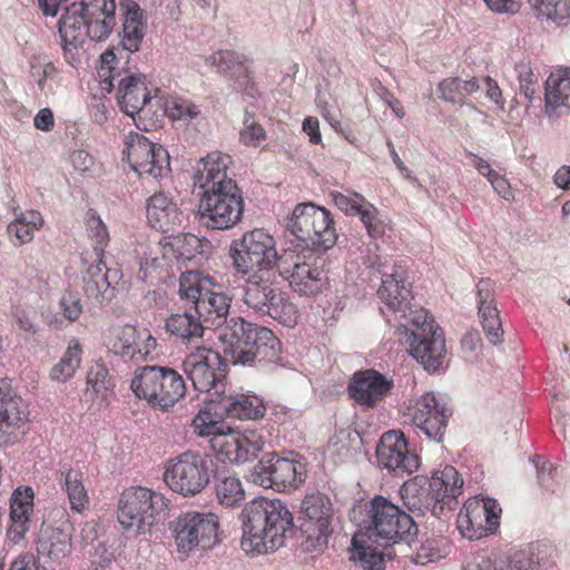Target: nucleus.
<instances>
[{"label": "nucleus", "instance_id": "8", "mask_svg": "<svg viewBox=\"0 0 570 570\" xmlns=\"http://www.w3.org/2000/svg\"><path fill=\"white\" fill-rule=\"evenodd\" d=\"M244 277L243 301L255 312L268 315L281 324L292 327L297 323L298 312L285 294L276 286L277 269L238 273Z\"/></svg>", "mask_w": 570, "mask_h": 570}, {"label": "nucleus", "instance_id": "63", "mask_svg": "<svg viewBox=\"0 0 570 570\" xmlns=\"http://www.w3.org/2000/svg\"><path fill=\"white\" fill-rule=\"evenodd\" d=\"M491 11L499 13H517L520 10V2L517 0H484Z\"/></svg>", "mask_w": 570, "mask_h": 570}, {"label": "nucleus", "instance_id": "13", "mask_svg": "<svg viewBox=\"0 0 570 570\" xmlns=\"http://www.w3.org/2000/svg\"><path fill=\"white\" fill-rule=\"evenodd\" d=\"M230 257L236 273L278 269L281 262L274 237L263 228L246 232L233 240Z\"/></svg>", "mask_w": 570, "mask_h": 570}, {"label": "nucleus", "instance_id": "60", "mask_svg": "<svg viewBox=\"0 0 570 570\" xmlns=\"http://www.w3.org/2000/svg\"><path fill=\"white\" fill-rule=\"evenodd\" d=\"M482 327L485 333L487 338L490 343L493 345L499 344L502 342L503 337V330H502V323L499 317H492L491 320H487L485 322H482Z\"/></svg>", "mask_w": 570, "mask_h": 570}, {"label": "nucleus", "instance_id": "62", "mask_svg": "<svg viewBox=\"0 0 570 570\" xmlns=\"http://www.w3.org/2000/svg\"><path fill=\"white\" fill-rule=\"evenodd\" d=\"M499 553L493 557H481L468 562L463 570H504L502 566L498 563Z\"/></svg>", "mask_w": 570, "mask_h": 570}, {"label": "nucleus", "instance_id": "31", "mask_svg": "<svg viewBox=\"0 0 570 570\" xmlns=\"http://www.w3.org/2000/svg\"><path fill=\"white\" fill-rule=\"evenodd\" d=\"M146 76L126 73L118 82L117 100L121 110L130 117L139 114L149 100Z\"/></svg>", "mask_w": 570, "mask_h": 570}, {"label": "nucleus", "instance_id": "38", "mask_svg": "<svg viewBox=\"0 0 570 570\" xmlns=\"http://www.w3.org/2000/svg\"><path fill=\"white\" fill-rule=\"evenodd\" d=\"M419 528L413 518L394 505V558L409 556L416 543Z\"/></svg>", "mask_w": 570, "mask_h": 570}, {"label": "nucleus", "instance_id": "9", "mask_svg": "<svg viewBox=\"0 0 570 570\" xmlns=\"http://www.w3.org/2000/svg\"><path fill=\"white\" fill-rule=\"evenodd\" d=\"M178 294L193 303V309L206 326L218 328L227 320L230 297L212 277L198 272H186L179 277Z\"/></svg>", "mask_w": 570, "mask_h": 570}, {"label": "nucleus", "instance_id": "5", "mask_svg": "<svg viewBox=\"0 0 570 570\" xmlns=\"http://www.w3.org/2000/svg\"><path fill=\"white\" fill-rule=\"evenodd\" d=\"M224 353L234 364L255 365L278 358L281 342L266 327L232 317L217 328Z\"/></svg>", "mask_w": 570, "mask_h": 570}, {"label": "nucleus", "instance_id": "50", "mask_svg": "<svg viewBox=\"0 0 570 570\" xmlns=\"http://www.w3.org/2000/svg\"><path fill=\"white\" fill-rule=\"evenodd\" d=\"M167 112L174 120H181L186 124L193 122L202 115L197 105L181 98L171 100L167 105Z\"/></svg>", "mask_w": 570, "mask_h": 570}, {"label": "nucleus", "instance_id": "57", "mask_svg": "<svg viewBox=\"0 0 570 570\" xmlns=\"http://www.w3.org/2000/svg\"><path fill=\"white\" fill-rule=\"evenodd\" d=\"M60 307L62 309L63 316L70 322L78 320L82 313L81 301L77 295L72 293H66L61 297Z\"/></svg>", "mask_w": 570, "mask_h": 570}, {"label": "nucleus", "instance_id": "45", "mask_svg": "<svg viewBox=\"0 0 570 570\" xmlns=\"http://www.w3.org/2000/svg\"><path fill=\"white\" fill-rule=\"evenodd\" d=\"M539 18L558 24L566 23L570 17V0H529Z\"/></svg>", "mask_w": 570, "mask_h": 570}, {"label": "nucleus", "instance_id": "11", "mask_svg": "<svg viewBox=\"0 0 570 570\" xmlns=\"http://www.w3.org/2000/svg\"><path fill=\"white\" fill-rule=\"evenodd\" d=\"M131 390L153 407L165 411L185 395L186 385L175 370L153 365L140 368L131 381Z\"/></svg>", "mask_w": 570, "mask_h": 570}, {"label": "nucleus", "instance_id": "33", "mask_svg": "<svg viewBox=\"0 0 570 570\" xmlns=\"http://www.w3.org/2000/svg\"><path fill=\"white\" fill-rule=\"evenodd\" d=\"M331 197L338 209L351 216H360L368 233H376V209L354 191H332Z\"/></svg>", "mask_w": 570, "mask_h": 570}, {"label": "nucleus", "instance_id": "32", "mask_svg": "<svg viewBox=\"0 0 570 570\" xmlns=\"http://www.w3.org/2000/svg\"><path fill=\"white\" fill-rule=\"evenodd\" d=\"M147 218L153 227L163 232H171L184 220L183 212L166 194H155L147 205Z\"/></svg>", "mask_w": 570, "mask_h": 570}, {"label": "nucleus", "instance_id": "44", "mask_svg": "<svg viewBox=\"0 0 570 570\" xmlns=\"http://www.w3.org/2000/svg\"><path fill=\"white\" fill-rule=\"evenodd\" d=\"M43 224L42 216L37 210L20 213L14 220L8 225V234L14 236L19 245L27 244L33 239L35 230Z\"/></svg>", "mask_w": 570, "mask_h": 570}, {"label": "nucleus", "instance_id": "22", "mask_svg": "<svg viewBox=\"0 0 570 570\" xmlns=\"http://www.w3.org/2000/svg\"><path fill=\"white\" fill-rule=\"evenodd\" d=\"M181 367L194 389L204 393L225 379L227 365L217 352L199 347L185 357Z\"/></svg>", "mask_w": 570, "mask_h": 570}, {"label": "nucleus", "instance_id": "64", "mask_svg": "<svg viewBox=\"0 0 570 570\" xmlns=\"http://www.w3.org/2000/svg\"><path fill=\"white\" fill-rule=\"evenodd\" d=\"M537 472H538V480L539 483L547 488H551V480L554 479L557 474V469L553 468V465L548 461H542L541 463H535Z\"/></svg>", "mask_w": 570, "mask_h": 570}, {"label": "nucleus", "instance_id": "23", "mask_svg": "<svg viewBox=\"0 0 570 570\" xmlns=\"http://www.w3.org/2000/svg\"><path fill=\"white\" fill-rule=\"evenodd\" d=\"M108 351L124 358L142 361L156 347V340L147 330L125 324L110 327L104 335Z\"/></svg>", "mask_w": 570, "mask_h": 570}, {"label": "nucleus", "instance_id": "6", "mask_svg": "<svg viewBox=\"0 0 570 570\" xmlns=\"http://www.w3.org/2000/svg\"><path fill=\"white\" fill-rule=\"evenodd\" d=\"M392 540V502L376 495L368 503L367 518L352 538L350 560L363 570H382L384 557L377 547L387 548Z\"/></svg>", "mask_w": 570, "mask_h": 570}, {"label": "nucleus", "instance_id": "2", "mask_svg": "<svg viewBox=\"0 0 570 570\" xmlns=\"http://www.w3.org/2000/svg\"><path fill=\"white\" fill-rule=\"evenodd\" d=\"M394 318L399 342L407 346L409 354L426 371L443 366L446 347L442 328L433 315L413 303L412 283L394 271Z\"/></svg>", "mask_w": 570, "mask_h": 570}, {"label": "nucleus", "instance_id": "53", "mask_svg": "<svg viewBox=\"0 0 570 570\" xmlns=\"http://www.w3.org/2000/svg\"><path fill=\"white\" fill-rule=\"evenodd\" d=\"M56 68L51 61L45 57H35L30 62V76L37 82L40 90L45 89L46 80L52 78Z\"/></svg>", "mask_w": 570, "mask_h": 570}, {"label": "nucleus", "instance_id": "20", "mask_svg": "<svg viewBox=\"0 0 570 570\" xmlns=\"http://www.w3.org/2000/svg\"><path fill=\"white\" fill-rule=\"evenodd\" d=\"M252 476L256 484L284 491L302 484L306 478V470L298 461L267 454L254 468Z\"/></svg>", "mask_w": 570, "mask_h": 570}, {"label": "nucleus", "instance_id": "34", "mask_svg": "<svg viewBox=\"0 0 570 570\" xmlns=\"http://www.w3.org/2000/svg\"><path fill=\"white\" fill-rule=\"evenodd\" d=\"M546 111L570 108V68L552 71L546 81Z\"/></svg>", "mask_w": 570, "mask_h": 570}, {"label": "nucleus", "instance_id": "43", "mask_svg": "<svg viewBox=\"0 0 570 570\" xmlns=\"http://www.w3.org/2000/svg\"><path fill=\"white\" fill-rule=\"evenodd\" d=\"M540 543H532L528 549L514 550L509 553H499L498 563L504 570H538L540 561Z\"/></svg>", "mask_w": 570, "mask_h": 570}, {"label": "nucleus", "instance_id": "52", "mask_svg": "<svg viewBox=\"0 0 570 570\" xmlns=\"http://www.w3.org/2000/svg\"><path fill=\"white\" fill-rule=\"evenodd\" d=\"M461 86L462 79L459 77L443 79L438 86L440 98L452 104H464V94Z\"/></svg>", "mask_w": 570, "mask_h": 570}, {"label": "nucleus", "instance_id": "4", "mask_svg": "<svg viewBox=\"0 0 570 570\" xmlns=\"http://www.w3.org/2000/svg\"><path fill=\"white\" fill-rule=\"evenodd\" d=\"M115 0H81L66 8L58 22L61 45L66 53L83 45L87 38L105 40L116 24Z\"/></svg>", "mask_w": 570, "mask_h": 570}, {"label": "nucleus", "instance_id": "3", "mask_svg": "<svg viewBox=\"0 0 570 570\" xmlns=\"http://www.w3.org/2000/svg\"><path fill=\"white\" fill-rule=\"evenodd\" d=\"M240 547L247 554H265L282 547L294 533L293 514L281 500L257 498L240 511Z\"/></svg>", "mask_w": 570, "mask_h": 570}, {"label": "nucleus", "instance_id": "29", "mask_svg": "<svg viewBox=\"0 0 570 570\" xmlns=\"http://www.w3.org/2000/svg\"><path fill=\"white\" fill-rule=\"evenodd\" d=\"M121 14V46L134 53L140 49L147 32V13L134 0H122L119 3Z\"/></svg>", "mask_w": 570, "mask_h": 570}, {"label": "nucleus", "instance_id": "49", "mask_svg": "<svg viewBox=\"0 0 570 570\" xmlns=\"http://www.w3.org/2000/svg\"><path fill=\"white\" fill-rule=\"evenodd\" d=\"M476 289L481 323L492 317H499V311L493 303L490 281L481 279L476 285Z\"/></svg>", "mask_w": 570, "mask_h": 570}, {"label": "nucleus", "instance_id": "58", "mask_svg": "<svg viewBox=\"0 0 570 570\" xmlns=\"http://www.w3.org/2000/svg\"><path fill=\"white\" fill-rule=\"evenodd\" d=\"M87 384L96 392L106 391L109 387L108 370L102 364H96L87 374Z\"/></svg>", "mask_w": 570, "mask_h": 570}, {"label": "nucleus", "instance_id": "24", "mask_svg": "<svg viewBox=\"0 0 570 570\" xmlns=\"http://www.w3.org/2000/svg\"><path fill=\"white\" fill-rule=\"evenodd\" d=\"M463 484V478L452 465L434 471L428 480L432 514L441 518L445 512L453 511L459 504Z\"/></svg>", "mask_w": 570, "mask_h": 570}, {"label": "nucleus", "instance_id": "61", "mask_svg": "<svg viewBox=\"0 0 570 570\" xmlns=\"http://www.w3.org/2000/svg\"><path fill=\"white\" fill-rule=\"evenodd\" d=\"M484 89H485V97L491 100L500 110L504 109V99L502 96V90L499 87L497 80L491 78L490 76H487L483 79Z\"/></svg>", "mask_w": 570, "mask_h": 570}, {"label": "nucleus", "instance_id": "21", "mask_svg": "<svg viewBox=\"0 0 570 570\" xmlns=\"http://www.w3.org/2000/svg\"><path fill=\"white\" fill-rule=\"evenodd\" d=\"M124 155L132 170L140 176L146 175L158 178L169 169V155L167 150L136 132H130L126 137Z\"/></svg>", "mask_w": 570, "mask_h": 570}, {"label": "nucleus", "instance_id": "35", "mask_svg": "<svg viewBox=\"0 0 570 570\" xmlns=\"http://www.w3.org/2000/svg\"><path fill=\"white\" fill-rule=\"evenodd\" d=\"M394 479L415 473L421 466L416 445L411 443L402 431L394 430Z\"/></svg>", "mask_w": 570, "mask_h": 570}, {"label": "nucleus", "instance_id": "16", "mask_svg": "<svg viewBox=\"0 0 570 570\" xmlns=\"http://www.w3.org/2000/svg\"><path fill=\"white\" fill-rule=\"evenodd\" d=\"M179 554L189 556L196 550H209L219 541V519L215 513L185 512L171 523Z\"/></svg>", "mask_w": 570, "mask_h": 570}, {"label": "nucleus", "instance_id": "1", "mask_svg": "<svg viewBox=\"0 0 570 570\" xmlns=\"http://www.w3.org/2000/svg\"><path fill=\"white\" fill-rule=\"evenodd\" d=\"M232 164L229 155L214 151L195 167V186L202 189L198 214L207 228L228 230L242 219L244 198L234 179Z\"/></svg>", "mask_w": 570, "mask_h": 570}, {"label": "nucleus", "instance_id": "59", "mask_svg": "<svg viewBox=\"0 0 570 570\" xmlns=\"http://www.w3.org/2000/svg\"><path fill=\"white\" fill-rule=\"evenodd\" d=\"M318 107L322 110V116L324 119L333 127L337 132L345 136L346 139H350L348 134L341 125V111L338 108L334 106H328L327 104H322L318 101Z\"/></svg>", "mask_w": 570, "mask_h": 570}, {"label": "nucleus", "instance_id": "56", "mask_svg": "<svg viewBox=\"0 0 570 570\" xmlns=\"http://www.w3.org/2000/svg\"><path fill=\"white\" fill-rule=\"evenodd\" d=\"M392 430L386 431L381 436L380 443L376 446V458L379 465L392 471Z\"/></svg>", "mask_w": 570, "mask_h": 570}, {"label": "nucleus", "instance_id": "48", "mask_svg": "<svg viewBox=\"0 0 570 570\" xmlns=\"http://www.w3.org/2000/svg\"><path fill=\"white\" fill-rule=\"evenodd\" d=\"M240 141L248 147H258L266 140V131L257 119L246 114L239 131Z\"/></svg>", "mask_w": 570, "mask_h": 570}, {"label": "nucleus", "instance_id": "14", "mask_svg": "<svg viewBox=\"0 0 570 570\" xmlns=\"http://www.w3.org/2000/svg\"><path fill=\"white\" fill-rule=\"evenodd\" d=\"M164 481L173 492L194 498L209 484L208 461L196 451H185L166 462Z\"/></svg>", "mask_w": 570, "mask_h": 570}, {"label": "nucleus", "instance_id": "46", "mask_svg": "<svg viewBox=\"0 0 570 570\" xmlns=\"http://www.w3.org/2000/svg\"><path fill=\"white\" fill-rule=\"evenodd\" d=\"M216 495L220 504L234 507L245 500V491L236 476H224L217 480Z\"/></svg>", "mask_w": 570, "mask_h": 570}, {"label": "nucleus", "instance_id": "26", "mask_svg": "<svg viewBox=\"0 0 570 570\" xmlns=\"http://www.w3.org/2000/svg\"><path fill=\"white\" fill-rule=\"evenodd\" d=\"M199 239L194 235H178L170 242L163 245L161 256L155 255L150 258H146L140 264L139 276L145 279L153 273H164L167 275L175 259L178 256H185L189 258L193 255V249L197 248Z\"/></svg>", "mask_w": 570, "mask_h": 570}, {"label": "nucleus", "instance_id": "7", "mask_svg": "<svg viewBox=\"0 0 570 570\" xmlns=\"http://www.w3.org/2000/svg\"><path fill=\"white\" fill-rule=\"evenodd\" d=\"M195 433L208 438L209 446L222 462L245 463L254 460L264 442L254 431L239 433L218 421L208 407L199 410L193 420Z\"/></svg>", "mask_w": 570, "mask_h": 570}, {"label": "nucleus", "instance_id": "19", "mask_svg": "<svg viewBox=\"0 0 570 570\" xmlns=\"http://www.w3.org/2000/svg\"><path fill=\"white\" fill-rule=\"evenodd\" d=\"M501 508L494 499H469L456 518L461 534L470 540L493 533L500 525Z\"/></svg>", "mask_w": 570, "mask_h": 570}, {"label": "nucleus", "instance_id": "41", "mask_svg": "<svg viewBox=\"0 0 570 570\" xmlns=\"http://www.w3.org/2000/svg\"><path fill=\"white\" fill-rule=\"evenodd\" d=\"M81 355L82 350L79 342L71 340L59 362L50 370V380L57 383H65L73 377L80 367Z\"/></svg>", "mask_w": 570, "mask_h": 570}, {"label": "nucleus", "instance_id": "18", "mask_svg": "<svg viewBox=\"0 0 570 570\" xmlns=\"http://www.w3.org/2000/svg\"><path fill=\"white\" fill-rule=\"evenodd\" d=\"M422 433L438 443L443 441L452 410L433 392H425L414 403L400 410Z\"/></svg>", "mask_w": 570, "mask_h": 570}, {"label": "nucleus", "instance_id": "54", "mask_svg": "<svg viewBox=\"0 0 570 570\" xmlns=\"http://www.w3.org/2000/svg\"><path fill=\"white\" fill-rule=\"evenodd\" d=\"M86 224L90 236L96 240L98 245L107 243L109 235L106 225L102 223L100 217L94 210H89L86 214Z\"/></svg>", "mask_w": 570, "mask_h": 570}, {"label": "nucleus", "instance_id": "28", "mask_svg": "<svg viewBox=\"0 0 570 570\" xmlns=\"http://www.w3.org/2000/svg\"><path fill=\"white\" fill-rule=\"evenodd\" d=\"M28 421L24 401L18 396L7 381L0 382V443Z\"/></svg>", "mask_w": 570, "mask_h": 570}, {"label": "nucleus", "instance_id": "25", "mask_svg": "<svg viewBox=\"0 0 570 570\" xmlns=\"http://www.w3.org/2000/svg\"><path fill=\"white\" fill-rule=\"evenodd\" d=\"M391 383L375 370L353 374L347 386L350 397L358 405L374 407L389 393Z\"/></svg>", "mask_w": 570, "mask_h": 570}, {"label": "nucleus", "instance_id": "39", "mask_svg": "<svg viewBox=\"0 0 570 570\" xmlns=\"http://www.w3.org/2000/svg\"><path fill=\"white\" fill-rule=\"evenodd\" d=\"M220 406L228 416L240 420H256L264 415V405L261 399L254 395H230L220 401Z\"/></svg>", "mask_w": 570, "mask_h": 570}, {"label": "nucleus", "instance_id": "51", "mask_svg": "<svg viewBox=\"0 0 570 570\" xmlns=\"http://www.w3.org/2000/svg\"><path fill=\"white\" fill-rule=\"evenodd\" d=\"M206 66L227 73L234 66L242 63V57L232 50H219L205 58Z\"/></svg>", "mask_w": 570, "mask_h": 570}, {"label": "nucleus", "instance_id": "10", "mask_svg": "<svg viewBox=\"0 0 570 570\" xmlns=\"http://www.w3.org/2000/svg\"><path fill=\"white\" fill-rule=\"evenodd\" d=\"M166 508L161 493L144 487H130L119 498L117 519L124 530L145 534L159 522Z\"/></svg>", "mask_w": 570, "mask_h": 570}, {"label": "nucleus", "instance_id": "12", "mask_svg": "<svg viewBox=\"0 0 570 570\" xmlns=\"http://www.w3.org/2000/svg\"><path fill=\"white\" fill-rule=\"evenodd\" d=\"M287 230L311 250H327L336 243L330 212L314 204L297 205L287 223Z\"/></svg>", "mask_w": 570, "mask_h": 570}, {"label": "nucleus", "instance_id": "36", "mask_svg": "<svg viewBox=\"0 0 570 570\" xmlns=\"http://www.w3.org/2000/svg\"><path fill=\"white\" fill-rule=\"evenodd\" d=\"M193 307L181 313H173L166 318V331L183 340L191 341L203 336L205 325Z\"/></svg>", "mask_w": 570, "mask_h": 570}, {"label": "nucleus", "instance_id": "47", "mask_svg": "<svg viewBox=\"0 0 570 570\" xmlns=\"http://www.w3.org/2000/svg\"><path fill=\"white\" fill-rule=\"evenodd\" d=\"M403 559H409L415 564H426L442 558L440 542L436 539H426L425 541L412 544V550H409V556H400Z\"/></svg>", "mask_w": 570, "mask_h": 570}, {"label": "nucleus", "instance_id": "17", "mask_svg": "<svg viewBox=\"0 0 570 570\" xmlns=\"http://www.w3.org/2000/svg\"><path fill=\"white\" fill-rule=\"evenodd\" d=\"M305 515L299 531L305 540L302 542L307 551L322 550L327 546L332 533L334 509L330 498L323 493H312L302 502Z\"/></svg>", "mask_w": 570, "mask_h": 570}, {"label": "nucleus", "instance_id": "55", "mask_svg": "<svg viewBox=\"0 0 570 570\" xmlns=\"http://www.w3.org/2000/svg\"><path fill=\"white\" fill-rule=\"evenodd\" d=\"M116 56L111 50L105 51L101 55V67L98 70V76L100 78V88L102 91L110 92L114 83L111 76V63L115 61Z\"/></svg>", "mask_w": 570, "mask_h": 570}, {"label": "nucleus", "instance_id": "15", "mask_svg": "<svg viewBox=\"0 0 570 570\" xmlns=\"http://www.w3.org/2000/svg\"><path fill=\"white\" fill-rule=\"evenodd\" d=\"M325 258L318 252H295L285 249L281 254L278 275L289 282L301 295H314L324 284Z\"/></svg>", "mask_w": 570, "mask_h": 570}, {"label": "nucleus", "instance_id": "40", "mask_svg": "<svg viewBox=\"0 0 570 570\" xmlns=\"http://www.w3.org/2000/svg\"><path fill=\"white\" fill-rule=\"evenodd\" d=\"M400 497L403 504L411 511L423 508L430 510L428 479L420 475L409 479L402 484Z\"/></svg>", "mask_w": 570, "mask_h": 570}, {"label": "nucleus", "instance_id": "30", "mask_svg": "<svg viewBox=\"0 0 570 570\" xmlns=\"http://www.w3.org/2000/svg\"><path fill=\"white\" fill-rule=\"evenodd\" d=\"M33 511V490L30 487L17 488L10 499V521L8 539L14 544L24 539L29 530L30 515Z\"/></svg>", "mask_w": 570, "mask_h": 570}, {"label": "nucleus", "instance_id": "42", "mask_svg": "<svg viewBox=\"0 0 570 570\" xmlns=\"http://www.w3.org/2000/svg\"><path fill=\"white\" fill-rule=\"evenodd\" d=\"M61 483L73 511L81 512L88 507L89 497L83 485V474L79 469L69 468L61 472Z\"/></svg>", "mask_w": 570, "mask_h": 570}, {"label": "nucleus", "instance_id": "27", "mask_svg": "<svg viewBox=\"0 0 570 570\" xmlns=\"http://www.w3.org/2000/svg\"><path fill=\"white\" fill-rule=\"evenodd\" d=\"M71 523L65 522L63 527H46L39 537L37 552L46 564H61L72 551Z\"/></svg>", "mask_w": 570, "mask_h": 570}, {"label": "nucleus", "instance_id": "37", "mask_svg": "<svg viewBox=\"0 0 570 570\" xmlns=\"http://www.w3.org/2000/svg\"><path fill=\"white\" fill-rule=\"evenodd\" d=\"M88 279L85 289L88 295L94 296L99 302L108 298L106 294L114 287L119 278L120 273L116 268H108L102 259L96 266L88 268Z\"/></svg>", "mask_w": 570, "mask_h": 570}]
</instances>
